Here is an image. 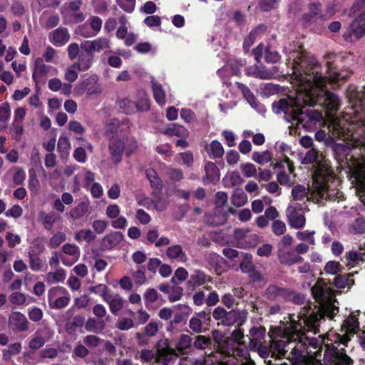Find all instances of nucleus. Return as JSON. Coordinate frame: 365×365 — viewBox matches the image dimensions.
Wrapping results in <instances>:
<instances>
[{
	"mask_svg": "<svg viewBox=\"0 0 365 365\" xmlns=\"http://www.w3.org/2000/svg\"><path fill=\"white\" fill-rule=\"evenodd\" d=\"M169 136H177L182 138H186L188 135V130L182 125L173 123L169 125L163 132Z\"/></svg>",
	"mask_w": 365,
	"mask_h": 365,
	"instance_id": "36",
	"label": "nucleus"
},
{
	"mask_svg": "<svg viewBox=\"0 0 365 365\" xmlns=\"http://www.w3.org/2000/svg\"><path fill=\"white\" fill-rule=\"evenodd\" d=\"M250 351H256L259 356L263 359L267 358L269 354L272 355L271 346H268L263 343L252 344V347L248 348Z\"/></svg>",
	"mask_w": 365,
	"mask_h": 365,
	"instance_id": "47",
	"label": "nucleus"
},
{
	"mask_svg": "<svg viewBox=\"0 0 365 365\" xmlns=\"http://www.w3.org/2000/svg\"><path fill=\"white\" fill-rule=\"evenodd\" d=\"M325 362L333 365H353L354 361L346 354L344 348L340 350L333 344H327L324 351Z\"/></svg>",
	"mask_w": 365,
	"mask_h": 365,
	"instance_id": "6",
	"label": "nucleus"
},
{
	"mask_svg": "<svg viewBox=\"0 0 365 365\" xmlns=\"http://www.w3.org/2000/svg\"><path fill=\"white\" fill-rule=\"evenodd\" d=\"M344 269L343 266L339 262L330 260L327 262L324 267V271L326 274L337 275Z\"/></svg>",
	"mask_w": 365,
	"mask_h": 365,
	"instance_id": "45",
	"label": "nucleus"
},
{
	"mask_svg": "<svg viewBox=\"0 0 365 365\" xmlns=\"http://www.w3.org/2000/svg\"><path fill=\"white\" fill-rule=\"evenodd\" d=\"M156 358L158 361H162L163 365L168 364L174 356L176 355V351L173 349L168 339H160L157 341L156 345Z\"/></svg>",
	"mask_w": 365,
	"mask_h": 365,
	"instance_id": "12",
	"label": "nucleus"
},
{
	"mask_svg": "<svg viewBox=\"0 0 365 365\" xmlns=\"http://www.w3.org/2000/svg\"><path fill=\"white\" fill-rule=\"evenodd\" d=\"M29 257L30 268L31 270L34 272H38L41 270L44 262L43 259L39 257V255L38 254L34 253L33 252H29Z\"/></svg>",
	"mask_w": 365,
	"mask_h": 365,
	"instance_id": "48",
	"label": "nucleus"
},
{
	"mask_svg": "<svg viewBox=\"0 0 365 365\" xmlns=\"http://www.w3.org/2000/svg\"><path fill=\"white\" fill-rule=\"evenodd\" d=\"M167 256L170 259H178L181 261L186 259V255L182 251L181 246L173 245L167 250Z\"/></svg>",
	"mask_w": 365,
	"mask_h": 365,
	"instance_id": "44",
	"label": "nucleus"
},
{
	"mask_svg": "<svg viewBox=\"0 0 365 365\" xmlns=\"http://www.w3.org/2000/svg\"><path fill=\"white\" fill-rule=\"evenodd\" d=\"M237 85L238 88L241 91L244 98L254 109L260 113H264L266 111L265 107L262 104L258 103L256 98L247 86L241 83H237Z\"/></svg>",
	"mask_w": 365,
	"mask_h": 365,
	"instance_id": "19",
	"label": "nucleus"
},
{
	"mask_svg": "<svg viewBox=\"0 0 365 365\" xmlns=\"http://www.w3.org/2000/svg\"><path fill=\"white\" fill-rule=\"evenodd\" d=\"M265 297L270 301L279 300L281 299L286 300L289 298L288 289L279 287L275 284L269 285L264 291Z\"/></svg>",
	"mask_w": 365,
	"mask_h": 365,
	"instance_id": "18",
	"label": "nucleus"
},
{
	"mask_svg": "<svg viewBox=\"0 0 365 365\" xmlns=\"http://www.w3.org/2000/svg\"><path fill=\"white\" fill-rule=\"evenodd\" d=\"M300 312V319L303 320V330L300 329L297 337L299 343L303 346H311L317 347L318 341L316 338H309L306 336L305 332H312L314 334L319 333V324L325 318L333 319L339 313V307L334 304L329 303L317 307L312 302L307 303Z\"/></svg>",
	"mask_w": 365,
	"mask_h": 365,
	"instance_id": "2",
	"label": "nucleus"
},
{
	"mask_svg": "<svg viewBox=\"0 0 365 365\" xmlns=\"http://www.w3.org/2000/svg\"><path fill=\"white\" fill-rule=\"evenodd\" d=\"M135 322L133 319L123 317L118 320L116 327L121 331H128L135 327Z\"/></svg>",
	"mask_w": 365,
	"mask_h": 365,
	"instance_id": "62",
	"label": "nucleus"
},
{
	"mask_svg": "<svg viewBox=\"0 0 365 365\" xmlns=\"http://www.w3.org/2000/svg\"><path fill=\"white\" fill-rule=\"evenodd\" d=\"M188 277V272L184 267H178L171 278V282L173 285H178L185 281Z\"/></svg>",
	"mask_w": 365,
	"mask_h": 365,
	"instance_id": "52",
	"label": "nucleus"
},
{
	"mask_svg": "<svg viewBox=\"0 0 365 365\" xmlns=\"http://www.w3.org/2000/svg\"><path fill=\"white\" fill-rule=\"evenodd\" d=\"M81 46L86 52L92 54L110 48V41L108 38L101 37L91 41H86Z\"/></svg>",
	"mask_w": 365,
	"mask_h": 365,
	"instance_id": "14",
	"label": "nucleus"
},
{
	"mask_svg": "<svg viewBox=\"0 0 365 365\" xmlns=\"http://www.w3.org/2000/svg\"><path fill=\"white\" fill-rule=\"evenodd\" d=\"M223 231L224 230H219L218 231L211 232L210 237L212 241L221 245L229 243L231 240V236L225 234Z\"/></svg>",
	"mask_w": 365,
	"mask_h": 365,
	"instance_id": "43",
	"label": "nucleus"
},
{
	"mask_svg": "<svg viewBox=\"0 0 365 365\" xmlns=\"http://www.w3.org/2000/svg\"><path fill=\"white\" fill-rule=\"evenodd\" d=\"M233 235L236 245L240 248L255 247L259 242V236L252 230H234Z\"/></svg>",
	"mask_w": 365,
	"mask_h": 365,
	"instance_id": "10",
	"label": "nucleus"
},
{
	"mask_svg": "<svg viewBox=\"0 0 365 365\" xmlns=\"http://www.w3.org/2000/svg\"><path fill=\"white\" fill-rule=\"evenodd\" d=\"M245 338L243 329H240V327L235 329L230 336V339L237 345L244 346L247 348L246 341L243 340Z\"/></svg>",
	"mask_w": 365,
	"mask_h": 365,
	"instance_id": "59",
	"label": "nucleus"
},
{
	"mask_svg": "<svg viewBox=\"0 0 365 365\" xmlns=\"http://www.w3.org/2000/svg\"><path fill=\"white\" fill-rule=\"evenodd\" d=\"M89 290L91 292L99 294L103 298V301H105V299H106L110 294L108 291V287L103 284L92 286L89 287Z\"/></svg>",
	"mask_w": 365,
	"mask_h": 365,
	"instance_id": "60",
	"label": "nucleus"
},
{
	"mask_svg": "<svg viewBox=\"0 0 365 365\" xmlns=\"http://www.w3.org/2000/svg\"><path fill=\"white\" fill-rule=\"evenodd\" d=\"M250 336H247L249 342L247 344V348L252 347V344H260L262 343V340L264 339L266 329L262 326L252 327L249 331Z\"/></svg>",
	"mask_w": 365,
	"mask_h": 365,
	"instance_id": "24",
	"label": "nucleus"
},
{
	"mask_svg": "<svg viewBox=\"0 0 365 365\" xmlns=\"http://www.w3.org/2000/svg\"><path fill=\"white\" fill-rule=\"evenodd\" d=\"M70 39V34L65 27H58L48 34L49 41L55 46L60 47L65 45Z\"/></svg>",
	"mask_w": 365,
	"mask_h": 365,
	"instance_id": "17",
	"label": "nucleus"
},
{
	"mask_svg": "<svg viewBox=\"0 0 365 365\" xmlns=\"http://www.w3.org/2000/svg\"><path fill=\"white\" fill-rule=\"evenodd\" d=\"M83 180V186L88 187L95 180V175L89 170H83L78 173L74 178V182L77 187L80 185V180Z\"/></svg>",
	"mask_w": 365,
	"mask_h": 365,
	"instance_id": "40",
	"label": "nucleus"
},
{
	"mask_svg": "<svg viewBox=\"0 0 365 365\" xmlns=\"http://www.w3.org/2000/svg\"><path fill=\"white\" fill-rule=\"evenodd\" d=\"M272 357L282 358L284 357L287 351L286 348L289 346L285 341L273 340L271 342Z\"/></svg>",
	"mask_w": 365,
	"mask_h": 365,
	"instance_id": "34",
	"label": "nucleus"
},
{
	"mask_svg": "<svg viewBox=\"0 0 365 365\" xmlns=\"http://www.w3.org/2000/svg\"><path fill=\"white\" fill-rule=\"evenodd\" d=\"M57 148L62 157H66L68 155L71 143L66 135H62L59 137Z\"/></svg>",
	"mask_w": 365,
	"mask_h": 365,
	"instance_id": "50",
	"label": "nucleus"
},
{
	"mask_svg": "<svg viewBox=\"0 0 365 365\" xmlns=\"http://www.w3.org/2000/svg\"><path fill=\"white\" fill-rule=\"evenodd\" d=\"M134 49L136 52L140 54H147V53H155L156 48L152 46L149 42H141L137 43L134 46Z\"/></svg>",
	"mask_w": 365,
	"mask_h": 365,
	"instance_id": "55",
	"label": "nucleus"
},
{
	"mask_svg": "<svg viewBox=\"0 0 365 365\" xmlns=\"http://www.w3.org/2000/svg\"><path fill=\"white\" fill-rule=\"evenodd\" d=\"M289 298H286L285 301L292 302L296 304H303L306 302V296L302 293H296L295 292L288 289Z\"/></svg>",
	"mask_w": 365,
	"mask_h": 365,
	"instance_id": "61",
	"label": "nucleus"
},
{
	"mask_svg": "<svg viewBox=\"0 0 365 365\" xmlns=\"http://www.w3.org/2000/svg\"><path fill=\"white\" fill-rule=\"evenodd\" d=\"M321 171L317 173L316 178H313L312 192L302 185H296L292 188V195L295 200L313 201L315 203L324 204L326 201L342 200L344 194L336 187L324 181L326 178Z\"/></svg>",
	"mask_w": 365,
	"mask_h": 365,
	"instance_id": "3",
	"label": "nucleus"
},
{
	"mask_svg": "<svg viewBox=\"0 0 365 365\" xmlns=\"http://www.w3.org/2000/svg\"><path fill=\"white\" fill-rule=\"evenodd\" d=\"M145 173L150 186L156 191L160 192L163 188V182L158 177L156 171L153 168H148Z\"/></svg>",
	"mask_w": 365,
	"mask_h": 365,
	"instance_id": "38",
	"label": "nucleus"
},
{
	"mask_svg": "<svg viewBox=\"0 0 365 365\" xmlns=\"http://www.w3.org/2000/svg\"><path fill=\"white\" fill-rule=\"evenodd\" d=\"M242 261L240 267L242 272L247 273L255 268L252 263V255L250 253L241 252Z\"/></svg>",
	"mask_w": 365,
	"mask_h": 365,
	"instance_id": "42",
	"label": "nucleus"
},
{
	"mask_svg": "<svg viewBox=\"0 0 365 365\" xmlns=\"http://www.w3.org/2000/svg\"><path fill=\"white\" fill-rule=\"evenodd\" d=\"M93 54L91 53H81L78 55L77 62L73 64L78 68L80 71H85L89 69L93 64Z\"/></svg>",
	"mask_w": 365,
	"mask_h": 365,
	"instance_id": "33",
	"label": "nucleus"
},
{
	"mask_svg": "<svg viewBox=\"0 0 365 365\" xmlns=\"http://www.w3.org/2000/svg\"><path fill=\"white\" fill-rule=\"evenodd\" d=\"M71 300L67 289L63 287L58 286L52 287L48 292V302L52 309H60L66 307Z\"/></svg>",
	"mask_w": 365,
	"mask_h": 365,
	"instance_id": "8",
	"label": "nucleus"
},
{
	"mask_svg": "<svg viewBox=\"0 0 365 365\" xmlns=\"http://www.w3.org/2000/svg\"><path fill=\"white\" fill-rule=\"evenodd\" d=\"M51 71H53L54 73L57 72V70L51 66H48L45 64L43 62V60L41 58H38L36 61L35 67L33 73V78L35 79L37 75H47Z\"/></svg>",
	"mask_w": 365,
	"mask_h": 365,
	"instance_id": "37",
	"label": "nucleus"
},
{
	"mask_svg": "<svg viewBox=\"0 0 365 365\" xmlns=\"http://www.w3.org/2000/svg\"><path fill=\"white\" fill-rule=\"evenodd\" d=\"M139 99L137 103H135V110L137 109L139 111H148L150 109V101L147 96V94L141 91L138 93Z\"/></svg>",
	"mask_w": 365,
	"mask_h": 365,
	"instance_id": "46",
	"label": "nucleus"
},
{
	"mask_svg": "<svg viewBox=\"0 0 365 365\" xmlns=\"http://www.w3.org/2000/svg\"><path fill=\"white\" fill-rule=\"evenodd\" d=\"M327 284H331V281L329 280L327 283L324 279L319 278L317 284L312 287V294L316 299H323L327 297L330 290V288L327 287Z\"/></svg>",
	"mask_w": 365,
	"mask_h": 365,
	"instance_id": "25",
	"label": "nucleus"
},
{
	"mask_svg": "<svg viewBox=\"0 0 365 365\" xmlns=\"http://www.w3.org/2000/svg\"><path fill=\"white\" fill-rule=\"evenodd\" d=\"M151 86L156 103L160 106H165L166 103L165 93L162 85L155 79H152Z\"/></svg>",
	"mask_w": 365,
	"mask_h": 365,
	"instance_id": "30",
	"label": "nucleus"
},
{
	"mask_svg": "<svg viewBox=\"0 0 365 365\" xmlns=\"http://www.w3.org/2000/svg\"><path fill=\"white\" fill-rule=\"evenodd\" d=\"M226 220V214L219 208H215L212 212L207 213L205 216V222L210 226H220Z\"/></svg>",
	"mask_w": 365,
	"mask_h": 365,
	"instance_id": "22",
	"label": "nucleus"
},
{
	"mask_svg": "<svg viewBox=\"0 0 365 365\" xmlns=\"http://www.w3.org/2000/svg\"><path fill=\"white\" fill-rule=\"evenodd\" d=\"M192 338L187 334H181L180 339L176 345V349L181 353L190 348L192 344Z\"/></svg>",
	"mask_w": 365,
	"mask_h": 365,
	"instance_id": "58",
	"label": "nucleus"
},
{
	"mask_svg": "<svg viewBox=\"0 0 365 365\" xmlns=\"http://www.w3.org/2000/svg\"><path fill=\"white\" fill-rule=\"evenodd\" d=\"M284 52L292 70V83L297 87L296 94L274 102L273 112L283 114L284 120L296 128L302 127L312 131L325 124L324 118L315 109L302 112L303 107L319 105L327 110L331 137L344 141L336 143L334 150L339 160L349 169L356 195L365 205V86L361 91L354 86H349L346 97L351 107L341 118L335 116L332 112L339 108L340 100L328 91L327 85L345 79L347 76L336 71L330 62H327L324 76L319 72L317 60L302 51L298 43L285 46Z\"/></svg>",
	"mask_w": 365,
	"mask_h": 365,
	"instance_id": "1",
	"label": "nucleus"
},
{
	"mask_svg": "<svg viewBox=\"0 0 365 365\" xmlns=\"http://www.w3.org/2000/svg\"><path fill=\"white\" fill-rule=\"evenodd\" d=\"M212 277L206 274L201 270H195L190 275V279L187 280V284L188 287H192L193 289L196 287L202 286L206 282H211Z\"/></svg>",
	"mask_w": 365,
	"mask_h": 365,
	"instance_id": "20",
	"label": "nucleus"
},
{
	"mask_svg": "<svg viewBox=\"0 0 365 365\" xmlns=\"http://www.w3.org/2000/svg\"><path fill=\"white\" fill-rule=\"evenodd\" d=\"M106 328V322L103 319H96L89 317L85 324V329L87 331L95 334L101 333Z\"/></svg>",
	"mask_w": 365,
	"mask_h": 365,
	"instance_id": "29",
	"label": "nucleus"
},
{
	"mask_svg": "<svg viewBox=\"0 0 365 365\" xmlns=\"http://www.w3.org/2000/svg\"><path fill=\"white\" fill-rule=\"evenodd\" d=\"M96 232L91 230H80L75 236L77 241L81 242L82 240L86 242H91L96 238Z\"/></svg>",
	"mask_w": 365,
	"mask_h": 365,
	"instance_id": "53",
	"label": "nucleus"
},
{
	"mask_svg": "<svg viewBox=\"0 0 365 365\" xmlns=\"http://www.w3.org/2000/svg\"><path fill=\"white\" fill-rule=\"evenodd\" d=\"M246 74L260 79H271L274 77V73L264 68H259L257 66H252L246 68Z\"/></svg>",
	"mask_w": 365,
	"mask_h": 365,
	"instance_id": "28",
	"label": "nucleus"
},
{
	"mask_svg": "<svg viewBox=\"0 0 365 365\" xmlns=\"http://www.w3.org/2000/svg\"><path fill=\"white\" fill-rule=\"evenodd\" d=\"M342 327L346 329L348 334H354L359 332L360 328L357 317L354 313L350 314L344 321Z\"/></svg>",
	"mask_w": 365,
	"mask_h": 365,
	"instance_id": "32",
	"label": "nucleus"
},
{
	"mask_svg": "<svg viewBox=\"0 0 365 365\" xmlns=\"http://www.w3.org/2000/svg\"><path fill=\"white\" fill-rule=\"evenodd\" d=\"M278 216V212L274 207H269L266 209L264 214L258 217L257 219V225L260 227L268 225L270 220H274Z\"/></svg>",
	"mask_w": 365,
	"mask_h": 365,
	"instance_id": "35",
	"label": "nucleus"
},
{
	"mask_svg": "<svg viewBox=\"0 0 365 365\" xmlns=\"http://www.w3.org/2000/svg\"><path fill=\"white\" fill-rule=\"evenodd\" d=\"M159 297L158 292L153 288H148L143 294L145 305L147 308L152 304L155 302Z\"/></svg>",
	"mask_w": 365,
	"mask_h": 365,
	"instance_id": "54",
	"label": "nucleus"
},
{
	"mask_svg": "<svg viewBox=\"0 0 365 365\" xmlns=\"http://www.w3.org/2000/svg\"><path fill=\"white\" fill-rule=\"evenodd\" d=\"M78 68L74 64L68 66L65 71V79L71 83L74 82L78 76Z\"/></svg>",
	"mask_w": 365,
	"mask_h": 365,
	"instance_id": "64",
	"label": "nucleus"
},
{
	"mask_svg": "<svg viewBox=\"0 0 365 365\" xmlns=\"http://www.w3.org/2000/svg\"><path fill=\"white\" fill-rule=\"evenodd\" d=\"M278 259L282 264L286 266H292L303 261V258L300 255H297L294 250L287 248L279 250Z\"/></svg>",
	"mask_w": 365,
	"mask_h": 365,
	"instance_id": "16",
	"label": "nucleus"
},
{
	"mask_svg": "<svg viewBox=\"0 0 365 365\" xmlns=\"http://www.w3.org/2000/svg\"><path fill=\"white\" fill-rule=\"evenodd\" d=\"M231 202L235 207L244 206L247 202V194L242 189H235L231 196Z\"/></svg>",
	"mask_w": 365,
	"mask_h": 365,
	"instance_id": "39",
	"label": "nucleus"
},
{
	"mask_svg": "<svg viewBox=\"0 0 365 365\" xmlns=\"http://www.w3.org/2000/svg\"><path fill=\"white\" fill-rule=\"evenodd\" d=\"M160 322L151 321L143 328V332L151 338L157 334L159 331Z\"/></svg>",
	"mask_w": 365,
	"mask_h": 365,
	"instance_id": "63",
	"label": "nucleus"
},
{
	"mask_svg": "<svg viewBox=\"0 0 365 365\" xmlns=\"http://www.w3.org/2000/svg\"><path fill=\"white\" fill-rule=\"evenodd\" d=\"M62 250L63 253L73 258L74 261H77L80 255V250L78 246L73 244L67 243L63 246Z\"/></svg>",
	"mask_w": 365,
	"mask_h": 365,
	"instance_id": "57",
	"label": "nucleus"
},
{
	"mask_svg": "<svg viewBox=\"0 0 365 365\" xmlns=\"http://www.w3.org/2000/svg\"><path fill=\"white\" fill-rule=\"evenodd\" d=\"M118 105L122 112L125 114H131L135 112V103L128 98H123L118 101Z\"/></svg>",
	"mask_w": 365,
	"mask_h": 365,
	"instance_id": "56",
	"label": "nucleus"
},
{
	"mask_svg": "<svg viewBox=\"0 0 365 365\" xmlns=\"http://www.w3.org/2000/svg\"><path fill=\"white\" fill-rule=\"evenodd\" d=\"M365 35V10L358 15L349 24L343 34V38L348 42H354Z\"/></svg>",
	"mask_w": 365,
	"mask_h": 365,
	"instance_id": "5",
	"label": "nucleus"
},
{
	"mask_svg": "<svg viewBox=\"0 0 365 365\" xmlns=\"http://www.w3.org/2000/svg\"><path fill=\"white\" fill-rule=\"evenodd\" d=\"M9 325L14 332H23L29 329V322L24 314L14 312L9 317Z\"/></svg>",
	"mask_w": 365,
	"mask_h": 365,
	"instance_id": "15",
	"label": "nucleus"
},
{
	"mask_svg": "<svg viewBox=\"0 0 365 365\" xmlns=\"http://www.w3.org/2000/svg\"><path fill=\"white\" fill-rule=\"evenodd\" d=\"M205 177L203 178L204 184L215 182L220 180V170L213 162H207L205 165Z\"/></svg>",
	"mask_w": 365,
	"mask_h": 365,
	"instance_id": "23",
	"label": "nucleus"
},
{
	"mask_svg": "<svg viewBox=\"0 0 365 365\" xmlns=\"http://www.w3.org/2000/svg\"><path fill=\"white\" fill-rule=\"evenodd\" d=\"M272 158V154L269 151L265 150L264 152H254L252 153V159L259 165H265L271 161Z\"/></svg>",
	"mask_w": 365,
	"mask_h": 365,
	"instance_id": "49",
	"label": "nucleus"
},
{
	"mask_svg": "<svg viewBox=\"0 0 365 365\" xmlns=\"http://www.w3.org/2000/svg\"><path fill=\"white\" fill-rule=\"evenodd\" d=\"M108 150L114 163H119L125 150V137L113 136L110 139Z\"/></svg>",
	"mask_w": 365,
	"mask_h": 365,
	"instance_id": "13",
	"label": "nucleus"
},
{
	"mask_svg": "<svg viewBox=\"0 0 365 365\" xmlns=\"http://www.w3.org/2000/svg\"><path fill=\"white\" fill-rule=\"evenodd\" d=\"M123 235L120 232H113L106 235L101 243V248L103 250H110L114 248L123 240Z\"/></svg>",
	"mask_w": 365,
	"mask_h": 365,
	"instance_id": "21",
	"label": "nucleus"
},
{
	"mask_svg": "<svg viewBox=\"0 0 365 365\" xmlns=\"http://www.w3.org/2000/svg\"><path fill=\"white\" fill-rule=\"evenodd\" d=\"M86 22L91 27V31L94 36H97L102 28V19L98 16H92L86 21Z\"/></svg>",
	"mask_w": 365,
	"mask_h": 365,
	"instance_id": "51",
	"label": "nucleus"
},
{
	"mask_svg": "<svg viewBox=\"0 0 365 365\" xmlns=\"http://www.w3.org/2000/svg\"><path fill=\"white\" fill-rule=\"evenodd\" d=\"M205 150L211 158H220L223 156L225 150L222 145L217 140H212L210 143L207 144Z\"/></svg>",
	"mask_w": 365,
	"mask_h": 365,
	"instance_id": "31",
	"label": "nucleus"
},
{
	"mask_svg": "<svg viewBox=\"0 0 365 365\" xmlns=\"http://www.w3.org/2000/svg\"><path fill=\"white\" fill-rule=\"evenodd\" d=\"M265 30V27L263 26H259L253 29L249 34V36L245 39L243 43V48L245 52H247L250 48V46L255 42L256 38L257 37L260 31H264Z\"/></svg>",
	"mask_w": 365,
	"mask_h": 365,
	"instance_id": "41",
	"label": "nucleus"
},
{
	"mask_svg": "<svg viewBox=\"0 0 365 365\" xmlns=\"http://www.w3.org/2000/svg\"><path fill=\"white\" fill-rule=\"evenodd\" d=\"M247 314L248 312L244 309H232L230 311L225 309L223 317L217 324L230 327L236 324L237 327H241L246 322Z\"/></svg>",
	"mask_w": 365,
	"mask_h": 365,
	"instance_id": "9",
	"label": "nucleus"
},
{
	"mask_svg": "<svg viewBox=\"0 0 365 365\" xmlns=\"http://www.w3.org/2000/svg\"><path fill=\"white\" fill-rule=\"evenodd\" d=\"M308 210V206L305 203L289 205L286 210L289 225L292 228H302L305 225L306 219L304 214L299 211L304 212Z\"/></svg>",
	"mask_w": 365,
	"mask_h": 365,
	"instance_id": "7",
	"label": "nucleus"
},
{
	"mask_svg": "<svg viewBox=\"0 0 365 365\" xmlns=\"http://www.w3.org/2000/svg\"><path fill=\"white\" fill-rule=\"evenodd\" d=\"M104 302L109 304L110 311L114 315H118L119 312L123 309L125 303V301L120 294H116L113 295L111 293L105 299Z\"/></svg>",
	"mask_w": 365,
	"mask_h": 365,
	"instance_id": "26",
	"label": "nucleus"
},
{
	"mask_svg": "<svg viewBox=\"0 0 365 365\" xmlns=\"http://www.w3.org/2000/svg\"><path fill=\"white\" fill-rule=\"evenodd\" d=\"M99 78L96 75H91L82 83L76 86L78 93L86 92L89 96H98L102 93L103 88L98 82Z\"/></svg>",
	"mask_w": 365,
	"mask_h": 365,
	"instance_id": "11",
	"label": "nucleus"
},
{
	"mask_svg": "<svg viewBox=\"0 0 365 365\" xmlns=\"http://www.w3.org/2000/svg\"><path fill=\"white\" fill-rule=\"evenodd\" d=\"M353 273L338 274L334 279L333 284L337 289H350L354 284V280L351 279Z\"/></svg>",
	"mask_w": 365,
	"mask_h": 365,
	"instance_id": "27",
	"label": "nucleus"
},
{
	"mask_svg": "<svg viewBox=\"0 0 365 365\" xmlns=\"http://www.w3.org/2000/svg\"><path fill=\"white\" fill-rule=\"evenodd\" d=\"M322 155H319V152L315 148H312L306 153L304 157L302 160V163L309 164L316 163L317 166L313 178H316L318 172L319 173L321 171L323 173L322 175L326 178L324 180L326 182L336 185L331 171L329 169L327 164L322 162Z\"/></svg>",
	"mask_w": 365,
	"mask_h": 365,
	"instance_id": "4",
	"label": "nucleus"
}]
</instances>
